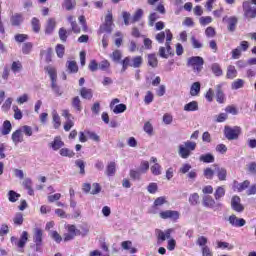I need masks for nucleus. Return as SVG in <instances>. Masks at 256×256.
<instances>
[{
  "mask_svg": "<svg viewBox=\"0 0 256 256\" xmlns=\"http://www.w3.org/2000/svg\"><path fill=\"white\" fill-rule=\"evenodd\" d=\"M197 143L192 141H186L178 146V155L182 159H189L191 157V151H195Z\"/></svg>",
  "mask_w": 256,
  "mask_h": 256,
  "instance_id": "obj_1",
  "label": "nucleus"
},
{
  "mask_svg": "<svg viewBox=\"0 0 256 256\" xmlns=\"http://www.w3.org/2000/svg\"><path fill=\"white\" fill-rule=\"evenodd\" d=\"M165 38H166V43H165ZM155 39L160 44L165 43V47L167 48V53L171 51V41H173V33H171V30L166 29L165 31L157 33L155 36Z\"/></svg>",
  "mask_w": 256,
  "mask_h": 256,
  "instance_id": "obj_2",
  "label": "nucleus"
},
{
  "mask_svg": "<svg viewBox=\"0 0 256 256\" xmlns=\"http://www.w3.org/2000/svg\"><path fill=\"white\" fill-rule=\"evenodd\" d=\"M113 12L111 10L107 11V14L104 18V23L100 26L98 30V34L108 33L111 34L113 32Z\"/></svg>",
  "mask_w": 256,
  "mask_h": 256,
  "instance_id": "obj_3",
  "label": "nucleus"
},
{
  "mask_svg": "<svg viewBox=\"0 0 256 256\" xmlns=\"http://www.w3.org/2000/svg\"><path fill=\"white\" fill-rule=\"evenodd\" d=\"M45 70L51 79L52 90L54 91L55 95L60 97V95H63V92L61 91V88L57 86V69H55L53 66H47Z\"/></svg>",
  "mask_w": 256,
  "mask_h": 256,
  "instance_id": "obj_4",
  "label": "nucleus"
},
{
  "mask_svg": "<svg viewBox=\"0 0 256 256\" xmlns=\"http://www.w3.org/2000/svg\"><path fill=\"white\" fill-rule=\"evenodd\" d=\"M79 228H76L75 225L67 226L66 229L68 233L64 234V241H71L77 237V235H85L87 234V229L83 228L82 226H79Z\"/></svg>",
  "mask_w": 256,
  "mask_h": 256,
  "instance_id": "obj_5",
  "label": "nucleus"
},
{
  "mask_svg": "<svg viewBox=\"0 0 256 256\" xmlns=\"http://www.w3.org/2000/svg\"><path fill=\"white\" fill-rule=\"evenodd\" d=\"M10 241L14 247L19 249V251H23V249H25V245H27V242L29 241V232L23 231L19 238L12 236Z\"/></svg>",
  "mask_w": 256,
  "mask_h": 256,
  "instance_id": "obj_6",
  "label": "nucleus"
},
{
  "mask_svg": "<svg viewBox=\"0 0 256 256\" xmlns=\"http://www.w3.org/2000/svg\"><path fill=\"white\" fill-rule=\"evenodd\" d=\"M205 60L201 56H192L187 60V67H191L194 73H201Z\"/></svg>",
  "mask_w": 256,
  "mask_h": 256,
  "instance_id": "obj_7",
  "label": "nucleus"
},
{
  "mask_svg": "<svg viewBox=\"0 0 256 256\" xmlns=\"http://www.w3.org/2000/svg\"><path fill=\"white\" fill-rule=\"evenodd\" d=\"M241 135V127L239 126H225V137L228 141H237Z\"/></svg>",
  "mask_w": 256,
  "mask_h": 256,
  "instance_id": "obj_8",
  "label": "nucleus"
},
{
  "mask_svg": "<svg viewBox=\"0 0 256 256\" xmlns=\"http://www.w3.org/2000/svg\"><path fill=\"white\" fill-rule=\"evenodd\" d=\"M243 11L246 19H255L256 17V6L251 1L243 2Z\"/></svg>",
  "mask_w": 256,
  "mask_h": 256,
  "instance_id": "obj_9",
  "label": "nucleus"
},
{
  "mask_svg": "<svg viewBox=\"0 0 256 256\" xmlns=\"http://www.w3.org/2000/svg\"><path fill=\"white\" fill-rule=\"evenodd\" d=\"M120 100L115 98L110 103V109L115 113V115H119V113H125L127 111V105L125 104H117Z\"/></svg>",
  "mask_w": 256,
  "mask_h": 256,
  "instance_id": "obj_10",
  "label": "nucleus"
},
{
  "mask_svg": "<svg viewBox=\"0 0 256 256\" xmlns=\"http://www.w3.org/2000/svg\"><path fill=\"white\" fill-rule=\"evenodd\" d=\"M33 241L36 245V251H41V245H43V230L39 228L33 230Z\"/></svg>",
  "mask_w": 256,
  "mask_h": 256,
  "instance_id": "obj_11",
  "label": "nucleus"
},
{
  "mask_svg": "<svg viewBox=\"0 0 256 256\" xmlns=\"http://www.w3.org/2000/svg\"><path fill=\"white\" fill-rule=\"evenodd\" d=\"M230 205L236 213H243V211H245V206L241 204V198L239 196H233Z\"/></svg>",
  "mask_w": 256,
  "mask_h": 256,
  "instance_id": "obj_12",
  "label": "nucleus"
},
{
  "mask_svg": "<svg viewBox=\"0 0 256 256\" xmlns=\"http://www.w3.org/2000/svg\"><path fill=\"white\" fill-rule=\"evenodd\" d=\"M161 219H171L172 221H177L179 219V212L175 210H166L160 212Z\"/></svg>",
  "mask_w": 256,
  "mask_h": 256,
  "instance_id": "obj_13",
  "label": "nucleus"
},
{
  "mask_svg": "<svg viewBox=\"0 0 256 256\" xmlns=\"http://www.w3.org/2000/svg\"><path fill=\"white\" fill-rule=\"evenodd\" d=\"M237 17H230L226 20L227 23V29L229 33H235V30L237 29V23H238Z\"/></svg>",
  "mask_w": 256,
  "mask_h": 256,
  "instance_id": "obj_14",
  "label": "nucleus"
},
{
  "mask_svg": "<svg viewBox=\"0 0 256 256\" xmlns=\"http://www.w3.org/2000/svg\"><path fill=\"white\" fill-rule=\"evenodd\" d=\"M63 145H65V143L63 142V140H61L60 136H56L54 140L51 143H49V147H51L53 151H59V149H61Z\"/></svg>",
  "mask_w": 256,
  "mask_h": 256,
  "instance_id": "obj_15",
  "label": "nucleus"
},
{
  "mask_svg": "<svg viewBox=\"0 0 256 256\" xmlns=\"http://www.w3.org/2000/svg\"><path fill=\"white\" fill-rule=\"evenodd\" d=\"M216 101L217 103L225 102V94H223V84L216 86Z\"/></svg>",
  "mask_w": 256,
  "mask_h": 256,
  "instance_id": "obj_16",
  "label": "nucleus"
},
{
  "mask_svg": "<svg viewBox=\"0 0 256 256\" xmlns=\"http://www.w3.org/2000/svg\"><path fill=\"white\" fill-rule=\"evenodd\" d=\"M12 141L15 145L23 143V132H21V128L12 133Z\"/></svg>",
  "mask_w": 256,
  "mask_h": 256,
  "instance_id": "obj_17",
  "label": "nucleus"
},
{
  "mask_svg": "<svg viewBox=\"0 0 256 256\" xmlns=\"http://www.w3.org/2000/svg\"><path fill=\"white\" fill-rule=\"evenodd\" d=\"M201 93V83L194 82L190 87V95L191 97H197Z\"/></svg>",
  "mask_w": 256,
  "mask_h": 256,
  "instance_id": "obj_18",
  "label": "nucleus"
},
{
  "mask_svg": "<svg viewBox=\"0 0 256 256\" xmlns=\"http://www.w3.org/2000/svg\"><path fill=\"white\" fill-rule=\"evenodd\" d=\"M202 205L204 207L213 209V207H215V200L213 199V197H211L209 195H205V196H203Z\"/></svg>",
  "mask_w": 256,
  "mask_h": 256,
  "instance_id": "obj_19",
  "label": "nucleus"
},
{
  "mask_svg": "<svg viewBox=\"0 0 256 256\" xmlns=\"http://www.w3.org/2000/svg\"><path fill=\"white\" fill-rule=\"evenodd\" d=\"M22 185L28 190V195H35V192L33 191V181L31 180V178L24 179Z\"/></svg>",
  "mask_w": 256,
  "mask_h": 256,
  "instance_id": "obj_20",
  "label": "nucleus"
},
{
  "mask_svg": "<svg viewBox=\"0 0 256 256\" xmlns=\"http://www.w3.org/2000/svg\"><path fill=\"white\" fill-rule=\"evenodd\" d=\"M52 123L54 129H59L61 127V116H59V113H57V110H54L52 112Z\"/></svg>",
  "mask_w": 256,
  "mask_h": 256,
  "instance_id": "obj_21",
  "label": "nucleus"
},
{
  "mask_svg": "<svg viewBox=\"0 0 256 256\" xmlns=\"http://www.w3.org/2000/svg\"><path fill=\"white\" fill-rule=\"evenodd\" d=\"M56 25H57V23L55 22V19H53V18L48 19V22L46 24L45 33L47 35H51V33H53V31H55Z\"/></svg>",
  "mask_w": 256,
  "mask_h": 256,
  "instance_id": "obj_22",
  "label": "nucleus"
},
{
  "mask_svg": "<svg viewBox=\"0 0 256 256\" xmlns=\"http://www.w3.org/2000/svg\"><path fill=\"white\" fill-rule=\"evenodd\" d=\"M157 237L159 241H167V239L171 238V229H168L165 232L157 230Z\"/></svg>",
  "mask_w": 256,
  "mask_h": 256,
  "instance_id": "obj_23",
  "label": "nucleus"
},
{
  "mask_svg": "<svg viewBox=\"0 0 256 256\" xmlns=\"http://www.w3.org/2000/svg\"><path fill=\"white\" fill-rule=\"evenodd\" d=\"M245 87V80L243 79H236L231 83V89L232 91H237L239 89H243Z\"/></svg>",
  "mask_w": 256,
  "mask_h": 256,
  "instance_id": "obj_24",
  "label": "nucleus"
},
{
  "mask_svg": "<svg viewBox=\"0 0 256 256\" xmlns=\"http://www.w3.org/2000/svg\"><path fill=\"white\" fill-rule=\"evenodd\" d=\"M184 111H199V103L197 101H191L184 105Z\"/></svg>",
  "mask_w": 256,
  "mask_h": 256,
  "instance_id": "obj_25",
  "label": "nucleus"
},
{
  "mask_svg": "<svg viewBox=\"0 0 256 256\" xmlns=\"http://www.w3.org/2000/svg\"><path fill=\"white\" fill-rule=\"evenodd\" d=\"M40 55L44 57L46 63H51L53 57V50L48 48L47 50L41 51Z\"/></svg>",
  "mask_w": 256,
  "mask_h": 256,
  "instance_id": "obj_26",
  "label": "nucleus"
},
{
  "mask_svg": "<svg viewBox=\"0 0 256 256\" xmlns=\"http://www.w3.org/2000/svg\"><path fill=\"white\" fill-rule=\"evenodd\" d=\"M167 203V198L165 196H160L155 199L152 209H158L159 207H163Z\"/></svg>",
  "mask_w": 256,
  "mask_h": 256,
  "instance_id": "obj_27",
  "label": "nucleus"
},
{
  "mask_svg": "<svg viewBox=\"0 0 256 256\" xmlns=\"http://www.w3.org/2000/svg\"><path fill=\"white\" fill-rule=\"evenodd\" d=\"M229 223L231 225H245L247 222L243 218H237V216L232 215L229 217Z\"/></svg>",
  "mask_w": 256,
  "mask_h": 256,
  "instance_id": "obj_28",
  "label": "nucleus"
},
{
  "mask_svg": "<svg viewBox=\"0 0 256 256\" xmlns=\"http://www.w3.org/2000/svg\"><path fill=\"white\" fill-rule=\"evenodd\" d=\"M23 23V15L21 14H14L11 17V24L14 25L15 27L21 25Z\"/></svg>",
  "mask_w": 256,
  "mask_h": 256,
  "instance_id": "obj_29",
  "label": "nucleus"
},
{
  "mask_svg": "<svg viewBox=\"0 0 256 256\" xmlns=\"http://www.w3.org/2000/svg\"><path fill=\"white\" fill-rule=\"evenodd\" d=\"M66 67L69 73H77L79 71V66H77V62L75 61H68Z\"/></svg>",
  "mask_w": 256,
  "mask_h": 256,
  "instance_id": "obj_30",
  "label": "nucleus"
},
{
  "mask_svg": "<svg viewBox=\"0 0 256 256\" xmlns=\"http://www.w3.org/2000/svg\"><path fill=\"white\" fill-rule=\"evenodd\" d=\"M199 159L203 163H215V156H213L211 153L203 154Z\"/></svg>",
  "mask_w": 256,
  "mask_h": 256,
  "instance_id": "obj_31",
  "label": "nucleus"
},
{
  "mask_svg": "<svg viewBox=\"0 0 256 256\" xmlns=\"http://www.w3.org/2000/svg\"><path fill=\"white\" fill-rule=\"evenodd\" d=\"M226 77L227 79H235V77H237V69L235 68V66H228Z\"/></svg>",
  "mask_w": 256,
  "mask_h": 256,
  "instance_id": "obj_32",
  "label": "nucleus"
},
{
  "mask_svg": "<svg viewBox=\"0 0 256 256\" xmlns=\"http://www.w3.org/2000/svg\"><path fill=\"white\" fill-rule=\"evenodd\" d=\"M80 95H81V97H83V99H92L93 91H91V89L83 87L80 90Z\"/></svg>",
  "mask_w": 256,
  "mask_h": 256,
  "instance_id": "obj_33",
  "label": "nucleus"
},
{
  "mask_svg": "<svg viewBox=\"0 0 256 256\" xmlns=\"http://www.w3.org/2000/svg\"><path fill=\"white\" fill-rule=\"evenodd\" d=\"M150 171H151L152 175L159 176V175H161V173L163 171V167H161V165L159 163H155L154 165H152L150 167Z\"/></svg>",
  "mask_w": 256,
  "mask_h": 256,
  "instance_id": "obj_34",
  "label": "nucleus"
},
{
  "mask_svg": "<svg viewBox=\"0 0 256 256\" xmlns=\"http://www.w3.org/2000/svg\"><path fill=\"white\" fill-rule=\"evenodd\" d=\"M143 65V58L141 56H136L131 60L130 67H134V69H138Z\"/></svg>",
  "mask_w": 256,
  "mask_h": 256,
  "instance_id": "obj_35",
  "label": "nucleus"
},
{
  "mask_svg": "<svg viewBox=\"0 0 256 256\" xmlns=\"http://www.w3.org/2000/svg\"><path fill=\"white\" fill-rule=\"evenodd\" d=\"M21 197V194L10 190L8 192V200L10 201V203H16V201H19V198Z\"/></svg>",
  "mask_w": 256,
  "mask_h": 256,
  "instance_id": "obj_36",
  "label": "nucleus"
},
{
  "mask_svg": "<svg viewBox=\"0 0 256 256\" xmlns=\"http://www.w3.org/2000/svg\"><path fill=\"white\" fill-rule=\"evenodd\" d=\"M11 122L9 120H5L2 126V135H9V133H11Z\"/></svg>",
  "mask_w": 256,
  "mask_h": 256,
  "instance_id": "obj_37",
  "label": "nucleus"
},
{
  "mask_svg": "<svg viewBox=\"0 0 256 256\" xmlns=\"http://www.w3.org/2000/svg\"><path fill=\"white\" fill-rule=\"evenodd\" d=\"M116 167H117V165L115 164V162H110L108 164L107 169H106V173H107L108 177H113V175H115Z\"/></svg>",
  "mask_w": 256,
  "mask_h": 256,
  "instance_id": "obj_38",
  "label": "nucleus"
},
{
  "mask_svg": "<svg viewBox=\"0 0 256 256\" xmlns=\"http://www.w3.org/2000/svg\"><path fill=\"white\" fill-rule=\"evenodd\" d=\"M190 41L192 43L193 49L203 48V42H201V40L197 39V37L191 36Z\"/></svg>",
  "mask_w": 256,
  "mask_h": 256,
  "instance_id": "obj_39",
  "label": "nucleus"
},
{
  "mask_svg": "<svg viewBox=\"0 0 256 256\" xmlns=\"http://www.w3.org/2000/svg\"><path fill=\"white\" fill-rule=\"evenodd\" d=\"M159 19V15L157 12H152L148 17V25L149 27H155V21Z\"/></svg>",
  "mask_w": 256,
  "mask_h": 256,
  "instance_id": "obj_40",
  "label": "nucleus"
},
{
  "mask_svg": "<svg viewBox=\"0 0 256 256\" xmlns=\"http://www.w3.org/2000/svg\"><path fill=\"white\" fill-rule=\"evenodd\" d=\"M75 5H77L75 0H64L63 2V7L66 8V11H71V9H75Z\"/></svg>",
  "mask_w": 256,
  "mask_h": 256,
  "instance_id": "obj_41",
  "label": "nucleus"
},
{
  "mask_svg": "<svg viewBox=\"0 0 256 256\" xmlns=\"http://www.w3.org/2000/svg\"><path fill=\"white\" fill-rule=\"evenodd\" d=\"M72 107L76 109V111H79V112L82 111L83 108L81 107V99H79V96H76L73 98Z\"/></svg>",
  "mask_w": 256,
  "mask_h": 256,
  "instance_id": "obj_42",
  "label": "nucleus"
},
{
  "mask_svg": "<svg viewBox=\"0 0 256 256\" xmlns=\"http://www.w3.org/2000/svg\"><path fill=\"white\" fill-rule=\"evenodd\" d=\"M32 29L34 33H39L41 31V24L39 22V19L36 17L32 18Z\"/></svg>",
  "mask_w": 256,
  "mask_h": 256,
  "instance_id": "obj_43",
  "label": "nucleus"
},
{
  "mask_svg": "<svg viewBox=\"0 0 256 256\" xmlns=\"http://www.w3.org/2000/svg\"><path fill=\"white\" fill-rule=\"evenodd\" d=\"M199 23H200V25L205 27V26L213 23V18L211 16H202L199 19Z\"/></svg>",
  "mask_w": 256,
  "mask_h": 256,
  "instance_id": "obj_44",
  "label": "nucleus"
},
{
  "mask_svg": "<svg viewBox=\"0 0 256 256\" xmlns=\"http://www.w3.org/2000/svg\"><path fill=\"white\" fill-rule=\"evenodd\" d=\"M12 109L14 111V119L21 121V119H23V112L19 109V106H13Z\"/></svg>",
  "mask_w": 256,
  "mask_h": 256,
  "instance_id": "obj_45",
  "label": "nucleus"
},
{
  "mask_svg": "<svg viewBox=\"0 0 256 256\" xmlns=\"http://www.w3.org/2000/svg\"><path fill=\"white\" fill-rule=\"evenodd\" d=\"M60 155L62 157H75V152L70 150L69 148H62L60 149Z\"/></svg>",
  "mask_w": 256,
  "mask_h": 256,
  "instance_id": "obj_46",
  "label": "nucleus"
},
{
  "mask_svg": "<svg viewBox=\"0 0 256 256\" xmlns=\"http://www.w3.org/2000/svg\"><path fill=\"white\" fill-rule=\"evenodd\" d=\"M153 99H155V96L153 95V92L147 91L146 95L144 97L145 105H151V103H153Z\"/></svg>",
  "mask_w": 256,
  "mask_h": 256,
  "instance_id": "obj_47",
  "label": "nucleus"
},
{
  "mask_svg": "<svg viewBox=\"0 0 256 256\" xmlns=\"http://www.w3.org/2000/svg\"><path fill=\"white\" fill-rule=\"evenodd\" d=\"M224 195H225V188H223V186L218 187L214 193V197L216 201H219V199H221V197H224Z\"/></svg>",
  "mask_w": 256,
  "mask_h": 256,
  "instance_id": "obj_48",
  "label": "nucleus"
},
{
  "mask_svg": "<svg viewBox=\"0 0 256 256\" xmlns=\"http://www.w3.org/2000/svg\"><path fill=\"white\" fill-rule=\"evenodd\" d=\"M141 17H143V9H138L132 19H131V23H137V21H140L141 20Z\"/></svg>",
  "mask_w": 256,
  "mask_h": 256,
  "instance_id": "obj_49",
  "label": "nucleus"
},
{
  "mask_svg": "<svg viewBox=\"0 0 256 256\" xmlns=\"http://www.w3.org/2000/svg\"><path fill=\"white\" fill-rule=\"evenodd\" d=\"M56 55L59 59H63V55H65V46L63 44H58L56 46Z\"/></svg>",
  "mask_w": 256,
  "mask_h": 256,
  "instance_id": "obj_50",
  "label": "nucleus"
},
{
  "mask_svg": "<svg viewBox=\"0 0 256 256\" xmlns=\"http://www.w3.org/2000/svg\"><path fill=\"white\" fill-rule=\"evenodd\" d=\"M20 131L26 135V137H31L33 135V128L31 126L24 125L20 128Z\"/></svg>",
  "mask_w": 256,
  "mask_h": 256,
  "instance_id": "obj_51",
  "label": "nucleus"
},
{
  "mask_svg": "<svg viewBox=\"0 0 256 256\" xmlns=\"http://www.w3.org/2000/svg\"><path fill=\"white\" fill-rule=\"evenodd\" d=\"M15 42L16 43H25V41H27V39H29V35L27 34H16L14 36Z\"/></svg>",
  "mask_w": 256,
  "mask_h": 256,
  "instance_id": "obj_52",
  "label": "nucleus"
},
{
  "mask_svg": "<svg viewBox=\"0 0 256 256\" xmlns=\"http://www.w3.org/2000/svg\"><path fill=\"white\" fill-rule=\"evenodd\" d=\"M75 165L80 169V175H85V161L78 159L75 161Z\"/></svg>",
  "mask_w": 256,
  "mask_h": 256,
  "instance_id": "obj_53",
  "label": "nucleus"
},
{
  "mask_svg": "<svg viewBox=\"0 0 256 256\" xmlns=\"http://www.w3.org/2000/svg\"><path fill=\"white\" fill-rule=\"evenodd\" d=\"M31 49H33V44L31 42L24 43L22 46V53L24 55H29V53H31Z\"/></svg>",
  "mask_w": 256,
  "mask_h": 256,
  "instance_id": "obj_54",
  "label": "nucleus"
},
{
  "mask_svg": "<svg viewBox=\"0 0 256 256\" xmlns=\"http://www.w3.org/2000/svg\"><path fill=\"white\" fill-rule=\"evenodd\" d=\"M189 203L190 205H199V194L198 193H193L189 197Z\"/></svg>",
  "mask_w": 256,
  "mask_h": 256,
  "instance_id": "obj_55",
  "label": "nucleus"
},
{
  "mask_svg": "<svg viewBox=\"0 0 256 256\" xmlns=\"http://www.w3.org/2000/svg\"><path fill=\"white\" fill-rule=\"evenodd\" d=\"M148 64L150 65V67H157L158 61L157 56H155V54L148 55Z\"/></svg>",
  "mask_w": 256,
  "mask_h": 256,
  "instance_id": "obj_56",
  "label": "nucleus"
},
{
  "mask_svg": "<svg viewBox=\"0 0 256 256\" xmlns=\"http://www.w3.org/2000/svg\"><path fill=\"white\" fill-rule=\"evenodd\" d=\"M21 69H23V65L21 64V62L16 61L12 63L11 71H13L14 73H19Z\"/></svg>",
  "mask_w": 256,
  "mask_h": 256,
  "instance_id": "obj_57",
  "label": "nucleus"
},
{
  "mask_svg": "<svg viewBox=\"0 0 256 256\" xmlns=\"http://www.w3.org/2000/svg\"><path fill=\"white\" fill-rule=\"evenodd\" d=\"M249 185H251V182H249V180H245L244 182L237 184L236 188L239 193H241V191H245V189H247Z\"/></svg>",
  "mask_w": 256,
  "mask_h": 256,
  "instance_id": "obj_58",
  "label": "nucleus"
},
{
  "mask_svg": "<svg viewBox=\"0 0 256 256\" xmlns=\"http://www.w3.org/2000/svg\"><path fill=\"white\" fill-rule=\"evenodd\" d=\"M86 135H87L88 139H91L92 141H95L96 143H99V141H101V138L95 132L87 131Z\"/></svg>",
  "mask_w": 256,
  "mask_h": 256,
  "instance_id": "obj_59",
  "label": "nucleus"
},
{
  "mask_svg": "<svg viewBox=\"0 0 256 256\" xmlns=\"http://www.w3.org/2000/svg\"><path fill=\"white\" fill-rule=\"evenodd\" d=\"M121 57H123V55L121 54V51H119V50H115V51L111 54V59H112L115 63H119V61H121Z\"/></svg>",
  "mask_w": 256,
  "mask_h": 256,
  "instance_id": "obj_60",
  "label": "nucleus"
},
{
  "mask_svg": "<svg viewBox=\"0 0 256 256\" xmlns=\"http://www.w3.org/2000/svg\"><path fill=\"white\" fill-rule=\"evenodd\" d=\"M159 55L160 57H162L163 59H168L169 58V55H171V49H170V52H167V47H160L159 48Z\"/></svg>",
  "mask_w": 256,
  "mask_h": 256,
  "instance_id": "obj_61",
  "label": "nucleus"
},
{
  "mask_svg": "<svg viewBox=\"0 0 256 256\" xmlns=\"http://www.w3.org/2000/svg\"><path fill=\"white\" fill-rule=\"evenodd\" d=\"M128 67H131V58L126 57L122 61V73H125V71H127Z\"/></svg>",
  "mask_w": 256,
  "mask_h": 256,
  "instance_id": "obj_62",
  "label": "nucleus"
},
{
  "mask_svg": "<svg viewBox=\"0 0 256 256\" xmlns=\"http://www.w3.org/2000/svg\"><path fill=\"white\" fill-rule=\"evenodd\" d=\"M143 129L147 135H153V124L151 122H146Z\"/></svg>",
  "mask_w": 256,
  "mask_h": 256,
  "instance_id": "obj_63",
  "label": "nucleus"
},
{
  "mask_svg": "<svg viewBox=\"0 0 256 256\" xmlns=\"http://www.w3.org/2000/svg\"><path fill=\"white\" fill-rule=\"evenodd\" d=\"M247 171L251 175H256V162H251L247 165Z\"/></svg>",
  "mask_w": 256,
  "mask_h": 256,
  "instance_id": "obj_64",
  "label": "nucleus"
}]
</instances>
